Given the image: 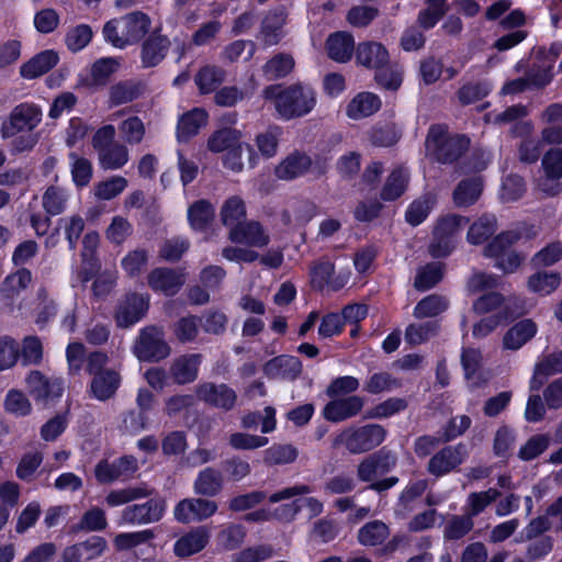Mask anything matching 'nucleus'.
Segmentation results:
<instances>
[{"label": "nucleus", "instance_id": "obj_1", "mask_svg": "<svg viewBox=\"0 0 562 562\" xmlns=\"http://www.w3.org/2000/svg\"><path fill=\"white\" fill-rule=\"evenodd\" d=\"M43 120V111L33 102L16 104L10 113L0 120V135L3 139H12V151L32 150L40 140L36 131Z\"/></svg>", "mask_w": 562, "mask_h": 562}, {"label": "nucleus", "instance_id": "obj_2", "mask_svg": "<svg viewBox=\"0 0 562 562\" xmlns=\"http://www.w3.org/2000/svg\"><path fill=\"white\" fill-rule=\"evenodd\" d=\"M266 99L274 100L277 112L285 120L308 114L316 104L315 90L302 83H295L284 89L280 86H268L263 90Z\"/></svg>", "mask_w": 562, "mask_h": 562}, {"label": "nucleus", "instance_id": "obj_3", "mask_svg": "<svg viewBox=\"0 0 562 562\" xmlns=\"http://www.w3.org/2000/svg\"><path fill=\"white\" fill-rule=\"evenodd\" d=\"M470 140L463 135H450L446 124H432L425 140L426 156L439 164H453L469 148Z\"/></svg>", "mask_w": 562, "mask_h": 562}, {"label": "nucleus", "instance_id": "obj_4", "mask_svg": "<svg viewBox=\"0 0 562 562\" xmlns=\"http://www.w3.org/2000/svg\"><path fill=\"white\" fill-rule=\"evenodd\" d=\"M150 25L151 20L146 13L134 11L106 22L103 35L114 47L124 48L138 43L149 32Z\"/></svg>", "mask_w": 562, "mask_h": 562}, {"label": "nucleus", "instance_id": "obj_5", "mask_svg": "<svg viewBox=\"0 0 562 562\" xmlns=\"http://www.w3.org/2000/svg\"><path fill=\"white\" fill-rule=\"evenodd\" d=\"M385 437L386 429L379 424L350 426L333 438L331 448L344 447L350 454H361L379 447Z\"/></svg>", "mask_w": 562, "mask_h": 562}, {"label": "nucleus", "instance_id": "obj_6", "mask_svg": "<svg viewBox=\"0 0 562 562\" xmlns=\"http://www.w3.org/2000/svg\"><path fill=\"white\" fill-rule=\"evenodd\" d=\"M115 128L113 125H104L92 137V146L98 153L101 168L117 170L126 165L130 155L127 147L114 140Z\"/></svg>", "mask_w": 562, "mask_h": 562}, {"label": "nucleus", "instance_id": "obj_7", "mask_svg": "<svg viewBox=\"0 0 562 562\" xmlns=\"http://www.w3.org/2000/svg\"><path fill=\"white\" fill-rule=\"evenodd\" d=\"M133 352L139 361L157 362L167 358L171 349L165 340L164 329L150 325L139 331L133 347Z\"/></svg>", "mask_w": 562, "mask_h": 562}, {"label": "nucleus", "instance_id": "obj_8", "mask_svg": "<svg viewBox=\"0 0 562 562\" xmlns=\"http://www.w3.org/2000/svg\"><path fill=\"white\" fill-rule=\"evenodd\" d=\"M166 510L162 498H150L143 504L126 506L120 516L119 525H147L159 521Z\"/></svg>", "mask_w": 562, "mask_h": 562}, {"label": "nucleus", "instance_id": "obj_9", "mask_svg": "<svg viewBox=\"0 0 562 562\" xmlns=\"http://www.w3.org/2000/svg\"><path fill=\"white\" fill-rule=\"evenodd\" d=\"M467 457L468 450L465 445L446 446L429 459L427 471L436 477H441L457 470Z\"/></svg>", "mask_w": 562, "mask_h": 562}, {"label": "nucleus", "instance_id": "obj_10", "mask_svg": "<svg viewBox=\"0 0 562 562\" xmlns=\"http://www.w3.org/2000/svg\"><path fill=\"white\" fill-rule=\"evenodd\" d=\"M149 307V296L139 293L126 294L117 304L114 318L121 328H128L139 322Z\"/></svg>", "mask_w": 562, "mask_h": 562}, {"label": "nucleus", "instance_id": "obj_11", "mask_svg": "<svg viewBox=\"0 0 562 562\" xmlns=\"http://www.w3.org/2000/svg\"><path fill=\"white\" fill-rule=\"evenodd\" d=\"M217 504L207 498H184L173 510L176 520L182 524L203 521L217 512Z\"/></svg>", "mask_w": 562, "mask_h": 562}, {"label": "nucleus", "instance_id": "obj_12", "mask_svg": "<svg viewBox=\"0 0 562 562\" xmlns=\"http://www.w3.org/2000/svg\"><path fill=\"white\" fill-rule=\"evenodd\" d=\"M195 393L199 400L226 412L233 409L237 402L236 392L224 383L205 382L199 384Z\"/></svg>", "mask_w": 562, "mask_h": 562}, {"label": "nucleus", "instance_id": "obj_13", "mask_svg": "<svg viewBox=\"0 0 562 562\" xmlns=\"http://www.w3.org/2000/svg\"><path fill=\"white\" fill-rule=\"evenodd\" d=\"M335 266L327 258H321L311 266V283L316 290H323L326 285L337 291L342 289L349 279V273H339L334 277Z\"/></svg>", "mask_w": 562, "mask_h": 562}, {"label": "nucleus", "instance_id": "obj_14", "mask_svg": "<svg viewBox=\"0 0 562 562\" xmlns=\"http://www.w3.org/2000/svg\"><path fill=\"white\" fill-rule=\"evenodd\" d=\"M363 406L364 398L358 395L335 398L324 406L323 416L328 422L340 423L357 416Z\"/></svg>", "mask_w": 562, "mask_h": 562}, {"label": "nucleus", "instance_id": "obj_15", "mask_svg": "<svg viewBox=\"0 0 562 562\" xmlns=\"http://www.w3.org/2000/svg\"><path fill=\"white\" fill-rule=\"evenodd\" d=\"M138 469L137 460L132 456H125L109 463L100 461L95 465L94 474L100 483H111L121 477L132 476Z\"/></svg>", "mask_w": 562, "mask_h": 562}, {"label": "nucleus", "instance_id": "obj_16", "mask_svg": "<svg viewBox=\"0 0 562 562\" xmlns=\"http://www.w3.org/2000/svg\"><path fill=\"white\" fill-rule=\"evenodd\" d=\"M525 313L522 301L516 296L508 297L502 313L482 318L473 326V336L483 338L491 334L504 319L514 318Z\"/></svg>", "mask_w": 562, "mask_h": 562}, {"label": "nucleus", "instance_id": "obj_17", "mask_svg": "<svg viewBox=\"0 0 562 562\" xmlns=\"http://www.w3.org/2000/svg\"><path fill=\"white\" fill-rule=\"evenodd\" d=\"M228 239L236 244H244L250 247H266L269 241V235L265 232L259 222H243L229 229Z\"/></svg>", "mask_w": 562, "mask_h": 562}, {"label": "nucleus", "instance_id": "obj_18", "mask_svg": "<svg viewBox=\"0 0 562 562\" xmlns=\"http://www.w3.org/2000/svg\"><path fill=\"white\" fill-rule=\"evenodd\" d=\"M211 532L205 526H199L181 536L173 546V553L180 559L201 552L209 543Z\"/></svg>", "mask_w": 562, "mask_h": 562}, {"label": "nucleus", "instance_id": "obj_19", "mask_svg": "<svg viewBox=\"0 0 562 562\" xmlns=\"http://www.w3.org/2000/svg\"><path fill=\"white\" fill-rule=\"evenodd\" d=\"M262 370L270 379L294 381L302 373V362L297 357L281 355L267 361Z\"/></svg>", "mask_w": 562, "mask_h": 562}, {"label": "nucleus", "instance_id": "obj_20", "mask_svg": "<svg viewBox=\"0 0 562 562\" xmlns=\"http://www.w3.org/2000/svg\"><path fill=\"white\" fill-rule=\"evenodd\" d=\"M26 385L31 395L43 402L60 397L64 391L60 380H49L40 371H32L29 374Z\"/></svg>", "mask_w": 562, "mask_h": 562}, {"label": "nucleus", "instance_id": "obj_21", "mask_svg": "<svg viewBox=\"0 0 562 562\" xmlns=\"http://www.w3.org/2000/svg\"><path fill=\"white\" fill-rule=\"evenodd\" d=\"M286 19L288 11L283 5L267 11L260 24V36L266 45L273 46L281 41Z\"/></svg>", "mask_w": 562, "mask_h": 562}, {"label": "nucleus", "instance_id": "obj_22", "mask_svg": "<svg viewBox=\"0 0 562 562\" xmlns=\"http://www.w3.org/2000/svg\"><path fill=\"white\" fill-rule=\"evenodd\" d=\"M356 61L368 69H380L389 64L390 54L382 43L366 41L356 47Z\"/></svg>", "mask_w": 562, "mask_h": 562}, {"label": "nucleus", "instance_id": "obj_23", "mask_svg": "<svg viewBox=\"0 0 562 562\" xmlns=\"http://www.w3.org/2000/svg\"><path fill=\"white\" fill-rule=\"evenodd\" d=\"M148 285L167 296L177 294L184 283L183 274L171 268H156L148 274Z\"/></svg>", "mask_w": 562, "mask_h": 562}, {"label": "nucleus", "instance_id": "obj_24", "mask_svg": "<svg viewBox=\"0 0 562 562\" xmlns=\"http://www.w3.org/2000/svg\"><path fill=\"white\" fill-rule=\"evenodd\" d=\"M145 90L146 86L140 80H120L109 88V105L113 108L131 103L140 98Z\"/></svg>", "mask_w": 562, "mask_h": 562}, {"label": "nucleus", "instance_id": "obj_25", "mask_svg": "<svg viewBox=\"0 0 562 562\" xmlns=\"http://www.w3.org/2000/svg\"><path fill=\"white\" fill-rule=\"evenodd\" d=\"M201 361L200 353H187L173 359L169 368L173 382L183 385L195 381Z\"/></svg>", "mask_w": 562, "mask_h": 562}, {"label": "nucleus", "instance_id": "obj_26", "mask_svg": "<svg viewBox=\"0 0 562 562\" xmlns=\"http://www.w3.org/2000/svg\"><path fill=\"white\" fill-rule=\"evenodd\" d=\"M121 385V375L113 369L99 373L90 382L89 394L93 398L105 402L113 398Z\"/></svg>", "mask_w": 562, "mask_h": 562}, {"label": "nucleus", "instance_id": "obj_27", "mask_svg": "<svg viewBox=\"0 0 562 562\" xmlns=\"http://www.w3.org/2000/svg\"><path fill=\"white\" fill-rule=\"evenodd\" d=\"M170 41L166 35L153 32L142 45V64L145 68L157 66L167 55Z\"/></svg>", "mask_w": 562, "mask_h": 562}, {"label": "nucleus", "instance_id": "obj_28", "mask_svg": "<svg viewBox=\"0 0 562 562\" xmlns=\"http://www.w3.org/2000/svg\"><path fill=\"white\" fill-rule=\"evenodd\" d=\"M313 166L312 159L304 153L294 151L288 155L274 169L277 178L293 180L305 175Z\"/></svg>", "mask_w": 562, "mask_h": 562}, {"label": "nucleus", "instance_id": "obj_29", "mask_svg": "<svg viewBox=\"0 0 562 562\" xmlns=\"http://www.w3.org/2000/svg\"><path fill=\"white\" fill-rule=\"evenodd\" d=\"M31 281L32 273L25 268L9 274L0 284V300L2 304L12 307L14 299L30 285Z\"/></svg>", "mask_w": 562, "mask_h": 562}, {"label": "nucleus", "instance_id": "obj_30", "mask_svg": "<svg viewBox=\"0 0 562 562\" xmlns=\"http://www.w3.org/2000/svg\"><path fill=\"white\" fill-rule=\"evenodd\" d=\"M537 324L526 318L512 326L503 337V346L508 350H518L537 334Z\"/></svg>", "mask_w": 562, "mask_h": 562}, {"label": "nucleus", "instance_id": "obj_31", "mask_svg": "<svg viewBox=\"0 0 562 562\" xmlns=\"http://www.w3.org/2000/svg\"><path fill=\"white\" fill-rule=\"evenodd\" d=\"M326 49L329 58L337 63H346L353 53L356 54L355 40L350 33L336 32L328 36Z\"/></svg>", "mask_w": 562, "mask_h": 562}, {"label": "nucleus", "instance_id": "obj_32", "mask_svg": "<svg viewBox=\"0 0 562 562\" xmlns=\"http://www.w3.org/2000/svg\"><path fill=\"white\" fill-rule=\"evenodd\" d=\"M224 486V477L221 471L207 467L200 471L193 483L194 493L198 495L213 497L218 495Z\"/></svg>", "mask_w": 562, "mask_h": 562}, {"label": "nucleus", "instance_id": "obj_33", "mask_svg": "<svg viewBox=\"0 0 562 562\" xmlns=\"http://www.w3.org/2000/svg\"><path fill=\"white\" fill-rule=\"evenodd\" d=\"M562 373V350L544 356L536 366L530 390L538 391L549 375Z\"/></svg>", "mask_w": 562, "mask_h": 562}, {"label": "nucleus", "instance_id": "obj_34", "mask_svg": "<svg viewBox=\"0 0 562 562\" xmlns=\"http://www.w3.org/2000/svg\"><path fill=\"white\" fill-rule=\"evenodd\" d=\"M483 181L480 177L461 180L452 192V200L457 207L473 205L481 196Z\"/></svg>", "mask_w": 562, "mask_h": 562}, {"label": "nucleus", "instance_id": "obj_35", "mask_svg": "<svg viewBox=\"0 0 562 562\" xmlns=\"http://www.w3.org/2000/svg\"><path fill=\"white\" fill-rule=\"evenodd\" d=\"M58 55L54 50H44L23 64L20 74L26 79L37 78L48 72L58 63Z\"/></svg>", "mask_w": 562, "mask_h": 562}, {"label": "nucleus", "instance_id": "obj_36", "mask_svg": "<svg viewBox=\"0 0 562 562\" xmlns=\"http://www.w3.org/2000/svg\"><path fill=\"white\" fill-rule=\"evenodd\" d=\"M207 122V113L203 109H193L183 114L177 126V137L180 142H187L196 135Z\"/></svg>", "mask_w": 562, "mask_h": 562}, {"label": "nucleus", "instance_id": "obj_37", "mask_svg": "<svg viewBox=\"0 0 562 562\" xmlns=\"http://www.w3.org/2000/svg\"><path fill=\"white\" fill-rule=\"evenodd\" d=\"M380 108L381 101L378 95L371 92H361L349 102L347 114L350 119L359 120L372 115Z\"/></svg>", "mask_w": 562, "mask_h": 562}, {"label": "nucleus", "instance_id": "obj_38", "mask_svg": "<svg viewBox=\"0 0 562 562\" xmlns=\"http://www.w3.org/2000/svg\"><path fill=\"white\" fill-rule=\"evenodd\" d=\"M120 61L113 57H104L95 60L90 69L91 78L83 81L86 87L105 86L110 77L117 71Z\"/></svg>", "mask_w": 562, "mask_h": 562}, {"label": "nucleus", "instance_id": "obj_39", "mask_svg": "<svg viewBox=\"0 0 562 562\" xmlns=\"http://www.w3.org/2000/svg\"><path fill=\"white\" fill-rule=\"evenodd\" d=\"M474 528V520L465 513L462 515H450L445 522L442 538L445 541L462 540Z\"/></svg>", "mask_w": 562, "mask_h": 562}, {"label": "nucleus", "instance_id": "obj_40", "mask_svg": "<svg viewBox=\"0 0 562 562\" xmlns=\"http://www.w3.org/2000/svg\"><path fill=\"white\" fill-rule=\"evenodd\" d=\"M225 78L226 71L222 67L205 65L196 72L194 81L200 92L206 94L215 91Z\"/></svg>", "mask_w": 562, "mask_h": 562}, {"label": "nucleus", "instance_id": "obj_41", "mask_svg": "<svg viewBox=\"0 0 562 562\" xmlns=\"http://www.w3.org/2000/svg\"><path fill=\"white\" fill-rule=\"evenodd\" d=\"M439 331V324L436 321L412 323L405 329V341L411 346H419L436 337Z\"/></svg>", "mask_w": 562, "mask_h": 562}, {"label": "nucleus", "instance_id": "obj_42", "mask_svg": "<svg viewBox=\"0 0 562 562\" xmlns=\"http://www.w3.org/2000/svg\"><path fill=\"white\" fill-rule=\"evenodd\" d=\"M409 175L404 168L394 169L382 188L381 198L384 201H394L398 199L406 190Z\"/></svg>", "mask_w": 562, "mask_h": 562}, {"label": "nucleus", "instance_id": "obj_43", "mask_svg": "<svg viewBox=\"0 0 562 562\" xmlns=\"http://www.w3.org/2000/svg\"><path fill=\"white\" fill-rule=\"evenodd\" d=\"M294 64L292 55L278 53L262 66V74L267 80H277L288 76L294 68Z\"/></svg>", "mask_w": 562, "mask_h": 562}, {"label": "nucleus", "instance_id": "obj_44", "mask_svg": "<svg viewBox=\"0 0 562 562\" xmlns=\"http://www.w3.org/2000/svg\"><path fill=\"white\" fill-rule=\"evenodd\" d=\"M390 536L387 525L381 520L367 522L358 530V541L366 547H375L384 542Z\"/></svg>", "mask_w": 562, "mask_h": 562}, {"label": "nucleus", "instance_id": "obj_45", "mask_svg": "<svg viewBox=\"0 0 562 562\" xmlns=\"http://www.w3.org/2000/svg\"><path fill=\"white\" fill-rule=\"evenodd\" d=\"M215 210L206 200H199L188 209V220L195 231H204L213 221Z\"/></svg>", "mask_w": 562, "mask_h": 562}, {"label": "nucleus", "instance_id": "obj_46", "mask_svg": "<svg viewBox=\"0 0 562 562\" xmlns=\"http://www.w3.org/2000/svg\"><path fill=\"white\" fill-rule=\"evenodd\" d=\"M497 229L495 215L485 214L475 221L468 231V241L472 245H480L486 241Z\"/></svg>", "mask_w": 562, "mask_h": 562}, {"label": "nucleus", "instance_id": "obj_47", "mask_svg": "<svg viewBox=\"0 0 562 562\" xmlns=\"http://www.w3.org/2000/svg\"><path fill=\"white\" fill-rule=\"evenodd\" d=\"M241 133L236 128H221L214 132L207 139V148L212 153L229 150L240 144Z\"/></svg>", "mask_w": 562, "mask_h": 562}, {"label": "nucleus", "instance_id": "obj_48", "mask_svg": "<svg viewBox=\"0 0 562 562\" xmlns=\"http://www.w3.org/2000/svg\"><path fill=\"white\" fill-rule=\"evenodd\" d=\"M246 217L245 202L240 196L228 198L221 209V221L226 227L233 228L244 222Z\"/></svg>", "mask_w": 562, "mask_h": 562}, {"label": "nucleus", "instance_id": "obj_49", "mask_svg": "<svg viewBox=\"0 0 562 562\" xmlns=\"http://www.w3.org/2000/svg\"><path fill=\"white\" fill-rule=\"evenodd\" d=\"M448 306L449 301L447 297L438 294H430L417 303L413 315L418 319L436 317L443 313Z\"/></svg>", "mask_w": 562, "mask_h": 562}, {"label": "nucleus", "instance_id": "obj_50", "mask_svg": "<svg viewBox=\"0 0 562 562\" xmlns=\"http://www.w3.org/2000/svg\"><path fill=\"white\" fill-rule=\"evenodd\" d=\"M297 449L290 443L272 445L263 451V463L268 467L289 464L296 460Z\"/></svg>", "mask_w": 562, "mask_h": 562}, {"label": "nucleus", "instance_id": "obj_51", "mask_svg": "<svg viewBox=\"0 0 562 562\" xmlns=\"http://www.w3.org/2000/svg\"><path fill=\"white\" fill-rule=\"evenodd\" d=\"M501 496L496 488H488L483 492H472L468 495L465 514L472 519L479 516L484 509Z\"/></svg>", "mask_w": 562, "mask_h": 562}, {"label": "nucleus", "instance_id": "obj_52", "mask_svg": "<svg viewBox=\"0 0 562 562\" xmlns=\"http://www.w3.org/2000/svg\"><path fill=\"white\" fill-rule=\"evenodd\" d=\"M436 201L434 193H425L409 205L405 214L406 221L413 226L419 225L426 220Z\"/></svg>", "mask_w": 562, "mask_h": 562}, {"label": "nucleus", "instance_id": "obj_53", "mask_svg": "<svg viewBox=\"0 0 562 562\" xmlns=\"http://www.w3.org/2000/svg\"><path fill=\"white\" fill-rule=\"evenodd\" d=\"M153 490L147 488L145 485L142 486H128L121 490L111 491L106 497L105 502L109 506H120L127 504L130 502L148 497L153 494Z\"/></svg>", "mask_w": 562, "mask_h": 562}, {"label": "nucleus", "instance_id": "obj_54", "mask_svg": "<svg viewBox=\"0 0 562 562\" xmlns=\"http://www.w3.org/2000/svg\"><path fill=\"white\" fill-rule=\"evenodd\" d=\"M68 201V193L65 189L50 186L43 194L42 204L46 213L56 216L65 212Z\"/></svg>", "mask_w": 562, "mask_h": 562}, {"label": "nucleus", "instance_id": "obj_55", "mask_svg": "<svg viewBox=\"0 0 562 562\" xmlns=\"http://www.w3.org/2000/svg\"><path fill=\"white\" fill-rule=\"evenodd\" d=\"M201 318L196 315H187L179 318L172 326L176 338L182 342H192L200 333Z\"/></svg>", "mask_w": 562, "mask_h": 562}, {"label": "nucleus", "instance_id": "obj_56", "mask_svg": "<svg viewBox=\"0 0 562 562\" xmlns=\"http://www.w3.org/2000/svg\"><path fill=\"white\" fill-rule=\"evenodd\" d=\"M561 283L558 272H537L529 277L528 289L531 292L547 295L552 293Z\"/></svg>", "mask_w": 562, "mask_h": 562}, {"label": "nucleus", "instance_id": "obj_57", "mask_svg": "<svg viewBox=\"0 0 562 562\" xmlns=\"http://www.w3.org/2000/svg\"><path fill=\"white\" fill-rule=\"evenodd\" d=\"M155 538V533L150 529L134 532H123L115 536L113 544L117 551H127Z\"/></svg>", "mask_w": 562, "mask_h": 562}, {"label": "nucleus", "instance_id": "obj_58", "mask_svg": "<svg viewBox=\"0 0 562 562\" xmlns=\"http://www.w3.org/2000/svg\"><path fill=\"white\" fill-rule=\"evenodd\" d=\"M521 235L517 231H507L498 234L487 246L484 248L486 257L496 258L501 255L510 251L509 248L520 239Z\"/></svg>", "mask_w": 562, "mask_h": 562}, {"label": "nucleus", "instance_id": "obj_59", "mask_svg": "<svg viewBox=\"0 0 562 562\" xmlns=\"http://www.w3.org/2000/svg\"><path fill=\"white\" fill-rule=\"evenodd\" d=\"M374 70V79L380 87L392 91H395L401 87L403 81V70L397 64L389 63L385 67Z\"/></svg>", "mask_w": 562, "mask_h": 562}, {"label": "nucleus", "instance_id": "obj_60", "mask_svg": "<svg viewBox=\"0 0 562 562\" xmlns=\"http://www.w3.org/2000/svg\"><path fill=\"white\" fill-rule=\"evenodd\" d=\"M447 0H427L428 7L422 10L417 16L418 24L429 30L434 27L438 21L447 13Z\"/></svg>", "mask_w": 562, "mask_h": 562}, {"label": "nucleus", "instance_id": "obj_61", "mask_svg": "<svg viewBox=\"0 0 562 562\" xmlns=\"http://www.w3.org/2000/svg\"><path fill=\"white\" fill-rule=\"evenodd\" d=\"M408 403L402 397H390L367 412V418H387L404 409H406Z\"/></svg>", "mask_w": 562, "mask_h": 562}, {"label": "nucleus", "instance_id": "obj_62", "mask_svg": "<svg viewBox=\"0 0 562 562\" xmlns=\"http://www.w3.org/2000/svg\"><path fill=\"white\" fill-rule=\"evenodd\" d=\"M274 555V549L270 544L248 547L235 553L232 562H263Z\"/></svg>", "mask_w": 562, "mask_h": 562}, {"label": "nucleus", "instance_id": "obj_63", "mask_svg": "<svg viewBox=\"0 0 562 562\" xmlns=\"http://www.w3.org/2000/svg\"><path fill=\"white\" fill-rule=\"evenodd\" d=\"M562 258V243L553 241L536 252L530 262L535 268H544L552 266Z\"/></svg>", "mask_w": 562, "mask_h": 562}, {"label": "nucleus", "instance_id": "obj_64", "mask_svg": "<svg viewBox=\"0 0 562 562\" xmlns=\"http://www.w3.org/2000/svg\"><path fill=\"white\" fill-rule=\"evenodd\" d=\"M542 168L549 180H559L562 178V148H550L542 157Z\"/></svg>", "mask_w": 562, "mask_h": 562}]
</instances>
